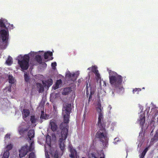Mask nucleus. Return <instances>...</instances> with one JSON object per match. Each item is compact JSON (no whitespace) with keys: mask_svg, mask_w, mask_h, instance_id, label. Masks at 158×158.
Here are the masks:
<instances>
[{"mask_svg":"<svg viewBox=\"0 0 158 158\" xmlns=\"http://www.w3.org/2000/svg\"><path fill=\"white\" fill-rule=\"evenodd\" d=\"M95 106L97 111L98 114V126L101 129L97 132L96 136L99 139L104 147L106 146L108 138L106 131L102 124V121L103 119V109L102 107L101 103L99 102L97 103Z\"/></svg>","mask_w":158,"mask_h":158,"instance_id":"1","label":"nucleus"},{"mask_svg":"<svg viewBox=\"0 0 158 158\" xmlns=\"http://www.w3.org/2000/svg\"><path fill=\"white\" fill-rule=\"evenodd\" d=\"M6 19H0V49H5L8 38V29H12L13 25L6 23Z\"/></svg>","mask_w":158,"mask_h":158,"instance_id":"2","label":"nucleus"},{"mask_svg":"<svg viewBox=\"0 0 158 158\" xmlns=\"http://www.w3.org/2000/svg\"><path fill=\"white\" fill-rule=\"evenodd\" d=\"M108 72L109 74L110 83L112 86L116 89L123 90V88L121 86L123 81L122 77L110 70H108Z\"/></svg>","mask_w":158,"mask_h":158,"instance_id":"3","label":"nucleus"},{"mask_svg":"<svg viewBox=\"0 0 158 158\" xmlns=\"http://www.w3.org/2000/svg\"><path fill=\"white\" fill-rule=\"evenodd\" d=\"M37 52H31L28 54L23 56L20 55L18 56L17 60L18 63L22 69L25 70L27 69L29 66V61L30 57H34L36 55Z\"/></svg>","mask_w":158,"mask_h":158,"instance_id":"4","label":"nucleus"},{"mask_svg":"<svg viewBox=\"0 0 158 158\" xmlns=\"http://www.w3.org/2000/svg\"><path fill=\"white\" fill-rule=\"evenodd\" d=\"M51 137L48 135L46 137V143L45 146V154L46 158H50L49 157L48 152L51 154L52 156H54V158H58L59 157L58 154V152L56 151L54 152V150L51 146Z\"/></svg>","mask_w":158,"mask_h":158,"instance_id":"5","label":"nucleus"},{"mask_svg":"<svg viewBox=\"0 0 158 158\" xmlns=\"http://www.w3.org/2000/svg\"><path fill=\"white\" fill-rule=\"evenodd\" d=\"M71 110V105L65 104L64 105L62 109V115L64 117V123H61L60 125L61 128L64 126L66 127L69 123V115Z\"/></svg>","mask_w":158,"mask_h":158,"instance_id":"6","label":"nucleus"},{"mask_svg":"<svg viewBox=\"0 0 158 158\" xmlns=\"http://www.w3.org/2000/svg\"><path fill=\"white\" fill-rule=\"evenodd\" d=\"M68 129L66 127L64 128L61 132V136H60L58 144L61 150L63 151L65 147V140L67 137Z\"/></svg>","mask_w":158,"mask_h":158,"instance_id":"7","label":"nucleus"},{"mask_svg":"<svg viewBox=\"0 0 158 158\" xmlns=\"http://www.w3.org/2000/svg\"><path fill=\"white\" fill-rule=\"evenodd\" d=\"M34 143L32 142L31 144L30 147L27 145H25L23 146L19 150V156L22 158L25 156L29 151L32 150L34 148Z\"/></svg>","mask_w":158,"mask_h":158,"instance_id":"8","label":"nucleus"},{"mask_svg":"<svg viewBox=\"0 0 158 158\" xmlns=\"http://www.w3.org/2000/svg\"><path fill=\"white\" fill-rule=\"evenodd\" d=\"M79 74V72L78 71L76 72L75 73H71L69 71L66 72V77L69 78L71 80L73 81H75L78 76Z\"/></svg>","mask_w":158,"mask_h":158,"instance_id":"9","label":"nucleus"},{"mask_svg":"<svg viewBox=\"0 0 158 158\" xmlns=\"http://www.w3.org/2000/svg\"><path fill=\"white\" fill-rule=\"evenodd\" d=\"M97 67L96 66H94L91 68H89L88 70H91L96 75V78L97 81H99L101 82V77L99 73H98V70L97 69Z\"/></svg>","mask_w":158,"mask_h":158,"instance_id":"10","label":"nucleus"},{"mask_svg":"<svg viewBox=\"0 0 158 158\" xmlns=\"http://www.w3.org/2000/svg\"><path fill=\"white\" fill-rule=\"evenodd\" d=\"M145 122V115L143 112H141L140 115L139 116L138 123L139 124L142 126L143 125Z\"/></svg>","mask_w":158,"mask_h":158,"instance_id":"11","label":"nucleus"},{"mask_svg":"<svg viewBox=\"0 0 158 158\" xmlns=\"http://www.w3.org/2000/svg\"><path fill=\"white\" fill-rule=\"evenodd\" d=\"M49 125L51 127L52 130L54 131L57 128V125L56 121L54 119H52L50 121Z\"/></svg>","mask_w":158,"mask_h":158,"instance_id":"12","label":"nucleus"},{"mask_svg":"<svg viewBox=\"0 0 158 158\" xmlns=\"http://www.w3.org/2000/svg\"><path fill=\"white\" fill-rule=\"evenodd\" d=\"M69 148L71 152V154L70 155V157L72 158H75V157H77V152L71 146H69Z\"/></svg>","mask_w":158,"mask_h":158,"instance_id":"13","label":"nucleus"},{"mask_svg":"<svg viewBox=\"0 0 158 158\" xmlns=\"http://www.w3.org/2000/svg\"><path fill=\"white\" fill-rule=\"evenodd\" d=\"M43 83L45 87H47V88H48L52 85V80L51 79H49L45 81H43Z\"/></svg>","mask_w":158,"mask_h":158,"instance_id":"14","label":"nucleus"},{"mask_svg":"<svg viewBox=\"0 0 158 158\" xmlns=\"http://www.w3.org/2000/svg\"><path fill=\"white\" fill-rule=\"evenodd\" d=\"M28 128H26L24 126H20L18 129V131L21 135H23L25 131H27Z\"/></svg>","mask_w":158,"mask_h":158,"instance_id":"15","label":"nucleus"},{"mask_svg":"<svg viewBox=\"0 0 158 158\" xmlns=\"http://www.w3.org/2000/svg\"><path fill=\"white\" fill-rule=\"evenodd\" d=\"M52 53L51 52L48 51L47 52H46L44 54V57L45 59H48V60H52L53 58H50V57H51L52 56Z\"/></svg>","mask_w":158,"mask_h":158,"instance_id":"16","label":"nucleus"},{"mask_svg":"<svg viewBox=\"0 0 158 158\" xmlns=\"http://www.w3.org/2000/svg\"><path fill=\"white\" fill-rule=\"evenodd\" d=\"M30 114L29 110H23L22 111L23 117L25 120H26L25 118L29 116Z\"/></svg>","mask_w":158,"mask_h":158,"instance_id":"17","label":"nucleus"},{"mask_svg":"<svg viewBox=\"0 0 158 158\" xmlns=\"http://www.w3.org/2000/svg\"><path fill=\"white\" fill-rule=\"evenodd\" d=\"M100 156L97 157L94 154H91L89 155V158H104V155L102 152H100Z\"/></svg>","mask_w":158,"mask_h":158,"instance_id":"18","label":"nucleus"},{"mask_svg":"<svg viewBox=\"0 0 158 158\" xmlns=\"http://www.w3.org/2000/svg\"><path fill=\"white\" fill-rule=\"evenodd\" d=\"M61 84V81L60 80H58L56 81V84L53 86V88L56 89L60 87Z\"/></svg>","mask_w":158,"mask_h":158,"instance_id":"19","label":"nucleus"},{"mask_svg":"<svg viewBox=\"0 0 158 158\" xmlns=\"http://www.w3.org/2000/svg\"><path fill=\"white\" fill-rule=\"evenodd\" d=\"M59 96L58 94L52 93L50 95V100L53 102L55 98Z\"/></svg>","mask_w":158,"mask_h":158,"instance_id":"20","label":"nucleus"},{"mask_svg":"<svg viewBox=\"0 0 158 158\" xmlns=\"http://www.w3.org/2000/svg\"><path fill=\"white\" fill-rule=\"evenodd\" d=\"M34 131L33 130H31L29 131L28 133V136L29 138L31 139V138H33L34 137Z\"/></svg>","mask_w":158,"mask_h":158,"instance_id":"21","label":"nucleus"},{"mask_svg":"<svg viewBox=\"0 0 158 158\" xmlns=\"http://www.w3.org/2000/svg\"><path fill=\"white\" fill-rule=\"evenodd\" d=\"M9 82L10 83L13 84L15 81V80L11 75H10L8 77Z\"/></svg>","mask_w":158,"mask_h":158,"instance_id":"22","label":"nucleus"},{"mask_svg":"<svg viewBox=\"0 0 158 158\" xmlns=\"http://www.w3.org/2000/svg\"><path fill=\"white\" fill-rule=\"evenodd\" d=\"M12 63V59L10 57H9L6 61V63L9 65H10Z\"/></svg>","mask_w":158,"mask_h":158,"instance_id":"23","label":"nucleus"},{"mask_svg":"<svg viewBox=\"0 0 158 158\" xmlns=\"http://www.w3.org/2000/svg\"><path fill=\"white\" fill-rule=\"evenodd\" d=\"M37 87L40 92H41L44 90V87L41 84H38Z\"/></svg>","mask_w":158,"mask_h":158,"instance_id":"24","label":"nucleus"},{"mask_svg":"<svg viewBox=\"0 0 158 158\" xmlns=\"http://www.w3.org/2000/svg\"><path fill=\"white\" fill-rule=\"evenodd\" d=\"M71 91L70 89L69 88H65L64 89L62 93L63 94H67Z\"/></svg>","mask_w":158,"mask_h":158,"instance_id":"25","label":"nucleus"},{"mask_svg":"<svg viewBox=\"0 0 158 158\" xmlns=\"http://www.w3.org/2000/svg\"><path fill=\"white\" fill-rule=\"evenodd\" d=\"M48 118V116L44 114V112L43 111H42L40 118L41 119H47Z\"/></svg>","mask_w":158,"mask_h":158,"instance_id":"26","label":"nucleus"},{"mask_svg":"<svg viewBox=\"0 0 158 158\" xmlns=\"http://www.w3.org/2000/svg\"><path fill=\"white\" fill-rule=\"evenodd\" d=\"M11 91V87L10 86H8L6 87L4 89L3 92L4 93H9Z\"/></svg>","mask_w":158,"mask_h":158,"instance_id":"27","label":"nucleus"},{"mask_svg":"<svg viewBox=\"0 0 158 158\" xmlns=\"http://www.w3.org/2000/svg\"><path fill=\"white\" fill-rule=\"evenodd\" d=\"M9 155V152L7 151L5 152L2 158H8Z\"/></svg>","mask_w":158,"mask_h":158,"instance_id":"28","label":"nucleus"},{"mask_svg":"<svg viewBox=\"0 0 158 158\" xmlns=\"http://www.w3.org/2000/svg\"><path fill=\"white\" fill-rule=\"evenodd\" d=\"M148 148H146L143 151L140 157V158H143L144 156H145L146 152L148 150Z\"/></svg>","mask_w":158,"mask_h":158,"instance_id":"29","label":"nucleus"},{"mask_svg":"<svg viewBox=\"0 0 158 158\" xmlns=\"http://www.w3.org/2000/svg\"><path fill=\"white\" fill-rule=\"evenodd\" d=\"M13 145L11 144H9L7 145L6 148V150L7 151H9L12 148Z\"/></svg>","mask_w":158,"mask_h":158,"instance_id":"30","label":"nucleus"},{"mask_svg":"<svg viewBox=\"0 0 158 158\" xmlns=\"http://www.w3.org/2000/svg\"><path fill=\"white\" fill-rule=\"evenodd\" d=\"M35 59L38 63H41V59L40 56L39 55H36Z\"/></svg>","mask_w":158,"mask_h":158,"instance_id":"31","label":"nucleus"},{"mask_svg":"<svg viewBox=\"0 0 158 158\" xmlns=\"http://www.w3.org/2000/svg\"><path fill=\"white\" fill-rule=\"evenodd\" d=\"M37 119L35 118L34 116H31V121L32 123H35L36 122Z\"/></svg>","mask_w":158,"mask_h":158,"instance_id":"32","label":"nucleus"},{"mask_svg":"<svg viewBox=\"0 0 158 158\" xmlns=\"http://www.w3.org/2000/svg\"><path fill=\"white\" fill-rule=\"evenodd\" d=\"M24 77L25 81L27 82L28 81L29 78L27 73H24Z\"/></svg>","mask_w":158,"mask_h":158,"instance_id":"33","label":"nucleus"},{"mask_svg":"<svg viewBox=\"0 0 158 158\" xmlns=\"http://www.w3.org/2000/svg\"><path fill=\"white\" fill-rule=\"evenodd\" d=\"M35 155L33 152H31L30 153L29 158H35Z\"/></svg>","mask_w":158,"mask_h":158,"instance_id":"34","label":"nucleus"},{"mask_svg":"<svg viewBox=\"0 0 158 158\" xmlns=\"http://www.w3.org/2000/svg\"><path fill=\"white\" fill-rule=\"evenodd\" d=\"M141 90V89L139 88H136L133 90V93H134L135 92L137 91V94H138V92Z\"/></svg>","mask_w":158,"mask_h":158,"instance_id":"35","label":"nucleus"},{"mask_svg":"<svg viewBox=\"0 0 158 158\" xmlns=\"http://www.w3.org/2000/svg\"><path fill=\"white\" fill-rule=\"evenodd\" d=\"M10 135L9 134H6L5 137V140L6 141V140H7L8 139H9L10 138Z\"/></svg>","mask_w":158,"mask_h":158,"instance_id":"36","label":"nucleus"},{"mask_svg":"<svg viewBox=\"0 0 158 158\" xmlns=\"http://www.w3.org/2000/svg\"><path fill=\"white\" fill-rule=\"evenodd\" d=\"M94 93V92L93 91H90V94L89 96V101H90L91 98V96L92 94H93Z\"/></svg>","mask_w":158,"mask_h":158,"instance_id":"37","label":"nucleus"},{"mask_svg":"<svg viewBox=\"0 0 158 158\" xmlns=\"http://www.w3.org/2000/svg\"><path fill=\"white\" fill-rule=\"evenodd\" d=\"M51 65L53 68L54 69L56 65V62H53L52 63Z\"/></svg>","mask_w":158,"mask_h":158,"instance_id":"38","label":"nucleus"},{"mask_svg":"<svg viewBox=\"0 0 158 158\" xmlns=\"http://www.w3.org/2000/svg\"><path fill=\"white\" fill-rule=\"evenodd\" d=\"M147 108L146 110H145V111H147V112L148 113L149 111V110H150V107L147 106Z\"/></svg>","mask_w":158,"mask_h":158,"instance_id":"39","label":"nucleus"},{"mask_svg":"<svg viewBox=\"0 0 158 158\" xmlns=\"http://www.w3.org/2000/svg\"><path fill=\"white\" fill-rule=\"evenodd\" d=\"M112 108L111 106L110 105H109L108 107V109L109 110H110Z\"/></svg>","mask_w":158,"mask_h":158,"instance_id":"40","label":"nucleus"},{"mask_svg":"<svg viewBox=\"0 0 158 158\" xmlns=\"http://www.w3.org/2000/svg\"><path fill=\"white\" fill-rule=\"evenodd\" d=\"M156 116H157V120H158V111H157L156 113Z\"/></svg>","mask_w":158,"mask_h":158,"instance_id":"41","label":"nucleus"},{"mask_svg":"<svg viewBox=\"0 0 158 158\" xmlns=\"http://www.w3.org/2000/svg\"><path fill=\"white\" fill-rule=\"evenodd\" d=\"M104 85H103V86H104L105 87L106 86V82L104 81Z\"/></svg>","mask_w":158,"mask_h":158,"instance_id":"42","label":"nucleus"},{"mask_svg":"<svg viewBox=\"0 0 158 158\" xmlns=\"http://www.w3.org/2000/svg\"><path fill=\"white\" fill-rule=\"evenodd\" d=\"M111 95L112 96H114V92H112V94Z\"/></svg>","mask_w":158,"mask_h":158,"instance_id":"43","label":"nucleus"},{"mask_svg":"<svg viewBox=\"0 0 158 158\" xmlns=\"http://www.w3.org/2000/svg\"><path fill=\"white\" fill-rule=\"evenodd\" d=\"M141 144H138V147H139V146H141Z\"/></svg>","mask_w":158,"mask_h":158,"instance_id":"44","label":"nucleus"},{"mask_svg":"<svg viewBox=\"0 0 158 158\" xmlns=\"http://www.w3.org/2000/svg\"><path fill=\"white\" fill-rule=\"evenodd\" d=\"M86 87H87V89H88V84H87V85ZM86 93H87V92Z\"/></svg>","mask_w":158,"mask_h":158,"instance_id":"45","label":"nucleus"},{"mask_svg":"<svg viewBox=\"0 0 158 158\" xmlns=\"http://www.w3.org/2000/svg\"><path fill=\"white\" fill-rule=\"evenodd\" d=\"M154 141V139H151V142H152V141Z\"/></svg>","mask_w":158,"mask_h":158,"instance_id":"46","label":"nucleus"},{"mask_svg":"<svg viewBox=\"0 0 158 158\" xmlns=\"http://www.w3.org/2000/svg\"><path fill=\"white\" fill-rule=\"evenodd\" d=\"M117 138H115L114 139V140H117Z\"/></svg>","mask_w":158,"mask_h":158,"instance_id":"47","label":"nucleus"},{"mask_svg":"<svg viewBox=\"0 0 158 158\" xmlns=\"http://www.w3.org/2000/svg\"><path fill=\"white\" fill-rule=\"evenodd\" d=\"M114 144H115L116 143V142H114Z\"/></svg>","mask_w":158,"mask_h":158,"instance_id":"48","label":"nucleus"},{"mask_svg":"<svg viewBox=\"0 0 158 158\" xmlns=\"http://www.w3.org/2000/svg\"><path fill=\"white\" fill-rule=\"evenodd\" d=\"M82 158H85V157H82Z\"/></svg>","mask_w":158,"mask_h":158,"instance_id":"49","label":"nucleus"}]
</instances>
